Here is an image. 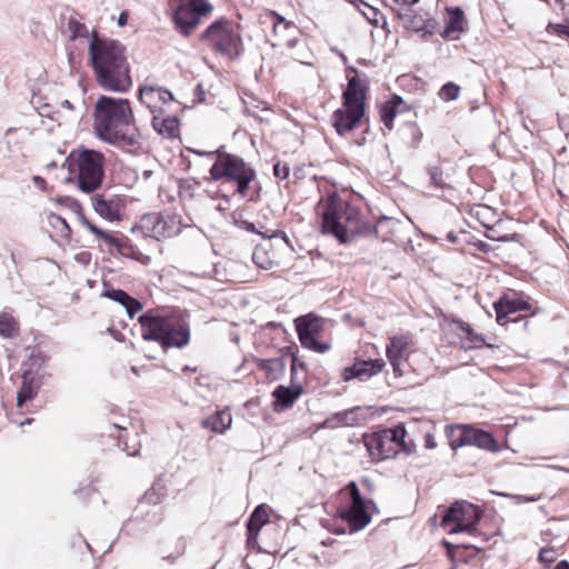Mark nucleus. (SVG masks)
<instances>
[{
    "mask_svg": "<svg viewBox=\"0 0 569 569\" xmlns=\"http://www.w3.org/2000/svg\"><path fill=\"white\" fill-rule=\"evenodd\" d=\"M96 134L103 141L129 152L142 146L141 134L134 126L133 112L127 99L101 96L94 106Z\"/></svg>",
    "mask_w": 569,
    "mask_h": 569,
    "instance_id": "1",
    "label": "nucleus"
},
{
    "mask_svg": "<svg viewBox=\"0 0 569 569\" xmlns=\"http://www.w3.org/2000/svg\"><path fill=\"white\" fill-rule=\"evenodd\" d=\"M90 61L98 84L112 92H126L132 84L124 47L117 40L92 33L89 43Z\"/></svg>",
    "mask_w": 569,
    "mask_h": 569,
    "instance_id": "2",
    "label": "nucleus"
},
{
    "mask_svg": "<svg viewBox=\"0 0 569 569\" xmlns=\"http://www.w3.org/2000/svg\"><path fill=\"white\" fill-rule=\"evenodd\" d=\"M70 180L80 191L92 193L98 190L104 177L106 157L103 153L80 147L67 158Z\"/></svg>",
    "mask_w": 569,
    "mask_h": 569,
    "instance_id": "3",
    "label": "nucleus"
},
{
    "mask_svg": "<svg viewBox=\"0 0 569 569\" xmlns=\"http://www.w3.org/2000/svg\"><path fill=\"white\" fill-rule=\"evenodd\" d=\"M141 336L147 341H157L162 348H182L189 343V326L177 318L152 313L140 316Z\"/></svg>",
    "mask_w": 569,
    "mask_h": 569,
    "instance_id": "4",
    "label": "nucleus"
},
{
    "mask_svg": "<svg viewBox=\"0 0 569 569\" xmlns=\"http://www.w3.org/2000/svg\"><path fill=\"white\" fill-rule=\"evenodd\" d=\"M365 116V92L361 82L352 77L343 92V106L332 114V124L338 134L353 130Z\"/></svg>",
    "mask_w": 569,
    "mask_h": 569,
    "instance_id": "5",
    "label": "nucleus"
},
{
    "mask_svg": "<svg viewBox=\"0 0 569 569\" xmlns=\"http://www.w3.org/2000/svg\"><path fill=\"white\" fill-rule=\"evenodd\" d=\"M209 173L214 181L221 179L236 181L237 192L243 197L247 196L250 182L256 179V171L242 158L224 151L218 152V159Z\"/></svg>",
    "mask_w": 569,
    "mask_h": 569,
    "instance_id": "6",
    "label": "nucleus"
},
{
    "mask_svg": "<svg viewBox=\"0 0 569 569\" xmlns=\"http://www.w3.org/2000/svg\"><path fill=\"white\" fill-rule=\"evenodd\" d=\"M201 40L216 52L228 58L238 57L242 44L237 26L231 21L222 19L212 22L202 32Z\"/></svg>",
    "mask_w": 569,
    "mask_h": 569,
    "instance_id": "7",
    "label": "nucleus"
},
{
    "mask_svg": "<svg viewBox=\"0 0 569 569\" xmlns=\"http://www.w3.org/2000/svg\"><path fill=\"white\" fill-rule=\"evenodd\" d=\"M358 212L347 208L342 202L331 201L327 203L322 216V230L332 233L340 242L348 240V232L357 228L356 219Z\"/></svg>",
    "mask_w": 569,
    "mask_h": 569,
    "instance_id": "8",
    "label": "nucleus"
},
{
    "mask_svg": "<svg viewBox=\"0 0 569 569\" xmlns=\"http://www.w3.org/2000/svg\"><path fill=\"white\" fill-rule=\"evenodd\" d=\"M482 511L475 505L467 501L455 502L443 515L442 528L449 533L466 532L472 535L481 519Z\"/></svg>",
    "mask_w": 569,
    "mask_h": 569,
    "instance_id": "9",
    "label": "nucleus"
},
{
    "mask_svg": "<svg viewBox=\"0 0 569 569\" xmlns=\"http://www.w3.org/2000/svg\"><path fill=\"white\" fill-rule=\"evenodd\" d=\"M212 9L208 0H181L173 14L174 24L183 36L188 37L199 26L201 19L211 13Z\"/></svg>",
    "mask_w": 569,
    "mask_h": 569,
    "instance_id": "10",
    "label": "nucleus"
},
{
    "mask_svg": "<svg viewBox=\"0 0 569 569\" xmlns=\"http://www.w3.org/2000/svg\"><path fill=\"white\" fill-rule=\"evenodd\" d=\"M449 438L452 449L463 446H475L491 452L499 450V446L491 433L470 426H457L452 428Z\"/></svg>",
    "mask_w": 569,
    "mask_h": 569,
    "instance_id": "11",
    "label": "nucleus"
},
{
    "mask_svg": "<svg viewBox=\"0 0 569 569\" xmlns=\"http://www.w3.org/2000/svg\"><path fill=\"white\" fill-rule=\"evenodd\" d=\"M141 228L148 236L161 240L179 234L182 224L176 214L152 212L141 218Z\"/></svg>",
    "mask_w": 569,
    "mask_h": 569,
    "instance_id": "12",
    "label": "nucleus"
},
{
    "mask_svg": "<svg viewBox=\"0 0 569 569\" xmlns=\"http://www.w3.org/2000/svg\"><path fill=\"white\" fill-rule=\"evenodd\" d=\"M295 322L299 340L305 348L318 353H325L330 349L329 343L320 342L317 339L322 331V320L319 317L307 315L297 318Z\"/></svg>",
    "mask_w": 569,
    "mask_h": 569,
    "instance_id": "13",
    "label": "nucleus"
},
{
    "mask_svg": "<svg viewBox=\"0 0 569 569\" xmlns=\"http://www.w3.org/2000/svg\"><path fill=\"white\" fill-rule=\"evenodd\" d=\"M351 503L340 512V517L348 523L349 531L356 532L362 530L371 521L367 511L366 501L360 495L356 482L348 485Z\"/></svg>",
    "mask_w": 569,
    "mask_h": 569,
    "instance_id": "14",
    "label": "nucleus"
},
{
    "mask_svg": "<svg viewBox=\"0 0 569 569\" xmlns=\"http://www.w3.org/2000/svg\"><path fill=\"white\" fill-rule=\"evenodd\" d=\"M92 208L97 214L109 222L122 220V212L127 198L121 194L101 193L91 199Z\"/></svg>",
    "mask_w": 569,
    "mask_h": 569,
    "instance_id": "15",
    "label": "nucleus"
},
{
    "mask_svg": "<svg viewBox=\"0 0 569 569\" xmlns=\"http://www.w3.org/2000/svg\"><path fill=\"white\" fill-rule=\"evenodd\" d=\"M139 99L154 114L162 113L163 104L171 102L173 96L161 87L143 84L139 90Z\"/></svg>",
    "mask_w": 569,
    "mask_h": 569,
    "instance_id": "16",
    "label": "nucleus"
},
{
    "mask_svg": "<svg viewBox=\"0 0 569 569\" xmlns=\"http://www.w3.org/2000/svg\"><path fill=\"white\" fill-rule=\"evenodd\" d=\"M385 367L386 362L383 359L356 360L352 366L343 369L342 378L346 381L352 379L366 381L381 372Z\"/></svg>",
    "mask_w": 569,
    "mask_h": 569,
    "instance_id": "17",
    "label": "nucleus"
},
{
    "mask_svg": "<svg viewBox=\"0 0 569 569\" xmlns=\"http://www.w3.org/2000/svg\"><path fill=\"white\" fill-rule=\"evenodd\" d=\"M363 445L375 461L391 458L395 450L390 447V440L387 439L382 430L363 436Z\"/></svg>",
    "mask_w": 569,
    "mask_h": 569,
    "instance_id": "18",
    "label": "nucleus"
},
{
    "mask_svg": "<svg viewBox=\"0 0 569 569\" xmlns=\"http://www.w3.org/2000/svg\"><path fill=\"white\" fill-rule=\"evenodd\" d=\"M445 28L441 37L449 40H457L466 30L465 12L459 7H450L446 9Z\"/></svg>",
    "mask_w": 569,
    "mask_h": 569,
    "instance_id": "19",
    "label": "nucleus"
},
{
    "mask_svg": "<svg viewBox=\"0 0 569 569\" xmlns=\"http://www.w3.org/2000/svg\"><path fill=\"white\" fill-rule=\"evenodd\" d=\"M497 315V322L506 325L509 321V316L521 310H529L530 306L527 301L520 298L505 295L493 303Z\"/></svg>",
    "mask_w": 569,
    "mask_h": 569,
    "instance_id": "20",
    "label": "nucleus"
},
{
    "mask_svg": "<svg viewBox=\"0 0 569 569\" xmlns=\"http://www.w3.org/2000/svg\"><path fill=\"white\" fill-rule=\"evenodd\" d=\"M410 345V339L408 336L401 335L396 336L390 339V343L386 348L387 358L392 366L395 373L401 375L400 372V361L405 357L406 351Z\"/></svg>",
    "mask_w": 569,
    "mask_h": 569,
    "instance_id": "21",
    "label": "nucleus"
},
{
    "mask_svg": "<svg viewBox=\"0 0 569 569\" xmlns=\"http://www.w3.org/2000/svg\"><path fill=\"white\" fill-rule=\"evenodd\" d=\"M103 296L123 306L130 318H133L142 310V303L121 289L107 290L103 292Z\"/></svg>",
    "mask_w": 569,
    "mask_h": 569,
    "instance_id": "22",
    "label": "nucleus"
},
{
    "mask_svg": "<svg viewBox=\"0 0 569 569\" xmlns=\"http://www.w3.org/2000/svg\"><path fill=\"white\" fill-rule=\"evenodd\" d=\"M152 128L161 136L174 138L179 132V121L176 117L163 116V112H157L152 117Z\"/></svg>",
    "mask_w": 569,
    "mask_h": 569,
    "instance_id": "23",
    "label": "nucleus"
},
{
    "mask_svg": "<svg viewBox=\"0 0 569 569\" xmlns=\"http://www.w3.org/2000/svg\"><path fill=\"white\" fill-rule=\"evenodd\" d=\"M382 431L387 439L390 440V447L395 450V455L399 449L406 453L412 452L413 443L411 441H406L407 430L403 426L399 425L395 428L383 429Z\"/></svg>",
    "mask_w": 569,
    "mask_h": 569,
    "instance_id": "24",
    "label": "nucleus"
},
{
    "mask_svg": "<svg viewBox=\"0 0 569 569\" xmlns=\"http://www.w3.org/2000/svg\"><path fill=\"white\" fill-rule=\"evenodd\" d=\"M411 6L412 4H402V7L397 11V14L406 29L422 31L427 27L426 19L422 14L415 12L411 9Z\"/></svg>",
    "mask_w": 569,
    "mask_h": 569,
    "instance_id": "25",
    "label": "nucleus"
},
{
    "mask_svg": "<svg viewBox=\"0 0 569 569\" xmlns=\"http://www.w3.org/2000/svg\"><path fill=\"white\" fill-rule=\"evenodd\" d=\"M232 423V416L228 410H221L214 415L202 420L201 426L206 429H210L213 432L223 433L230 428Z\"/></svg>",
    "mask_w": 569,
    "mask_h": 569,
    "instance_id": "26",
    "label": "nucleus"
},
{
    "mask_svg": "<svg viewBox=\"0 0 569 569\" xmlns=\"http://www.w3.org/2000/svg\"><path fill=\"white\" fill-rule=\"evenodd\" d=\"M303 388L300 383L293 385L292 387L278 386L272 396L276 398L277 402L280 403L283 408L291 407L295 401L302 393Z\"/></svg>",
    "mask_w": 569,
    "mask_h": 569,
    "instance_id": "27",
    "label": "nucleus"
},
{
    "mask_svg": "<svg viewBox=\"0 0 569 569\" xmlns=\"http://www.w3.org/2000/svg\"><path fill=\"white\" fill-rule=\"evenodd\" d=\"M81 223L94 236L103 240L111 249H114L118 253H123L124 243L121 239L113 237L111 233L101 230L93 223H91L86 217H81Z\"/></svg>",
    "mask_w": 569,
    "mask_h": 569,
    "instance_id": "28",
    "label": "nucleus"
},
{
    "mask_svg": "<svg viewBox=\"0 0 569 569\" xmlns=\"http://www.w3.org/2000/svg\"><path fill=\"white\" fill-rule=\"evenodd\" d=\"M259 369L266 372L269 380L280 379L286 371V361L282 357L258 360Z\"/></svg>",
    "mask_w": 569,
    "mask_h": 569,
    "instance_id": "29",
    "label": "nucleus"
},
{
    "mask_svg": "<svg viewBox=\"0 0 569 569\" xmlns=\"http://www.w3.org/2000/svg\"><path fill=\"white\" fill-rule=\"evenodd\" d=\"M357 423L355 409L336 412L325 419L319 428L336 429L342 426H355Z\"/></svg>",
    "mask_w": 569,
    "mask_h": 569,
    "instance_id": "30",
    "label": "nucleus"
},
{
    "mask_svg": "<svg viewBox=\"0 0 569 569\" xmlns=\"http://www.w3.org/2000/svg\"><path fill=\"white\" fill-rule=\"evenodd\" d=\"M268 511L264 505L258 506L254 511L251 513L248 523L247 531H257L259 532L263 525L268 522Z\"/></svg>",
    "mask_w": 569,
    "mask_h": 569,
    "instance_id": "31",
    "label": "nucleus"
},
{
    "mask_svg": "<svg viewBox=\"0 0 569 569\" xmlns=\"http://www.w3.org/2000/svg\"><path fill=\"white\" fill-rule=\"evenodd\" d=\"M267 17L271 19L274 36H284L286 32L296 30V26L293 22L286 20L276 11H269L267 13Z\"/></svg>",
    "mask_w": 569,
    "mask_h": 569,
    "instance_id": "32",
    "label": "nucleus"
},
{
    "mask_svg": "<svg viewBox=\"0 0 569 569\" xmlns=\"http://www.w3.org/2000/svg\"><path fill=\"white\" fill-rule=\"evenodd\" d=\"M16 321L8 313L0 315V336L3 338H12L16 335Z\"/></svg>",
    "mask_w": 569,
    "mask_h": 569,
    "instance_id": "33",
    "label": "nucleus"
},
{
    "mask_svg": "<svg viewBox=\"0 0 569 569\" xmlns=\"http://www.w3.org/2000/svg\"><path fill=\"white\" fill-rule=\"evenodd\" d=\"M252 260L257 267L263 270L270 269L273 264L272 260L268 256V252L261 247H257L254 249L252 253Z\"/></svg>",
    "mask_w": 569,
    "mask_h": 569,
    "instance_id": "34",
    "label": "nucleus"
},
{
    "mask_svg": "<svg viewBox=\"0 0 569 569\" xmlns=\"http://www.w3.org/2000/svg\"><path fill=\"white\" fill-rule=\"evenodd\" d=\"M68 31L70 32V39H77V38H88L90 32L86 24L70 19L68 21Z\"/></svg>",
    "mask_w": 569,
    "mask_h": 569,
    "instance_id": "35",
    "label": "nucleus"
},
{
    "mask_svg": "<svg viewBox=\"0 0 569 569\" xmlns=\"http://www.w3.org/2000/svg\"><path fill=\"white\" fill-rule=\"evenodd\" d=\"M50 223L51 226L58 230V232L60 233V236L62 238H66V239H69L70 238V234H71V229L69 227V224L67 223L66 219H63L62 217L60 216H51L50 218Z\"/></svg>",
    "mask_w": 569,
    "mask_h": 569,
    "instance_id": "36",
    "label": "nucleus"
},
{
    "mask_svg": "<svg viewBox=\"0 0 569 569\" xmlns=\"http://www.w3.org/2000/svg\"><path fill=\"white\" fill-rule=\"evenodd\" d=\"M460 88L453 82L443 84L439 91V97L443 101H451L458 98Z\"/></svg>",
    "mask_w": 569,
    "mask_h": 569,
    "instance_id": "37",
    "label": "nucleus"
},
{
    "mask_svg": "<svg viewBox=\"0 0 569 569\" xmlns=\"http://www.w3.org/2000/svg\"><path fill=\"white\" fill-rule=\"evenodd\" d=\"M403 134L410 139L409 144L411 148H417L422 138V132L413 123L406 126Z\"/></svg>",
    "mask_w": 569,
    "mask_h": 569,
    "instance_id": "38",
    "label": "nucleus"
},
{
    "mask_svg": "<svg viewBox=\"0 0 569 569\" xmlns=\"http://www.w3.org/2000/svg\"><path fill=\"white\" fill-rule=\"evenodd\" d=\"M459 328L462 332L466 333L467 339L470 340L472 343L481 345L485 342V338L482 337V335L475 332V330L471 328L469 323L460 321Z\"/></svg>",
    "mask_w": 569,
    "mask_h": 569,
    "instance_id": "39",
    "label": "nucleus"
},
{
    "mask_svg": "<svg viewBox=\"0 0 569 569\" xmlns=\"http://www.w3.org/2000/svg\"><path fill=\"white\" fill-rule=\"evenodd\" d=\"M33 397H34V392L32 390V387L24 379L23 383H22V387H21L20 391L18 392L17 406L21 407L24 401L30 400Z\"/></svg>",
    "mask_w": 569,
    "mask_h": 569,
    "instance_id": "40",
    "label": "nucleus"
},
{
    "mask_svg": "<svg viewBox=\"0 0 569 569\" xmlns=\"http://www.w3.org/2000/svg\"><path fill=\"white\" fill-rule=\"evenodd\" d=\"M428 173L432 186L437 188H442L445 186L443 173L439 167H430L428 169Z\"/></svg>",
    "mask_w": 569,
    "mask_h": 569,
    "instance_id": "41",
    "label": "nucleus"
},
{
    "mask_svg": "<svg viewBox=\"0 0 569 569\" xmlns=\"http://www.w3.org/2000/svg\"><path fill=\"white\" fill-rule=\"evenodd\" d=\"M557 558V550L553 547H545L540 549L539 560L543 563H551Z\"/></svg>",
    "mask_w": 569,
    "mask_h": 569,
    "instance_id": "42",
    "label": "nucleus"
},
{
    "mask_svg": "<svg viewBox=\"0 0 569 569\" xmlns=\"http://www.w3.org/2000/svg\"><path fill=\"white\" fill-rule=\"evenodd\" d=\"M289 172H290V168H289V166L287 163L277 162L273 166V174L278 179H282L283 180V179L288 178Z\"/></svg>",
    "mask_w": 569,
    "mask_h": 569,
    "instance_id": "43",
    "label": "nucleus"
},
{
    "mask_svg": "<svg viewBox=\"0 0 569 569\" xmlns=\"http://www.w3.org/2000/svg\"><path fill=\"white\" fill-rule=\"evenodd\" d=\"M396 117L393 108H389L388 106L383 107L381 111V119L385 123V126L389 129H391L392 121Z\"/></svg>",
    "mask_w": 569,
    "mask_h": 569,
    "instance_id": "44",
    "label": "nucleus"
},
{
    "mask_svg": "<svg viewBox=\"0 0 569 569\" xmlns=\"http://www.w3.org/2000/svg\"><path fill=\"white\" fill-rule=\"evenodd\" d=\"M362 13L369 21L373 22L375 24H378V16L380 14V12L376 8L365 3V10L362 11Z\"/></svg>",
    "mask_w": 569,
    "mask_h": 569,
    "instance_id": "45",
    "label": "nucleus"
},
{
    "mask_svg": "<svg viewBox=\"0 0 569 569\" xmlns=\"http://www.w3.org/2000/svg\"><path fill=\"white\" fill-rule=\"evenodd\" d=\"M60 109L58 110V113L63 112L64 116H68L70 112L74 110V106L69 100H62L59 104Z\"/></svg>",
    "mask_w": 569,
    "mask_h": 569,
    "instance_id": "46",
    "label": "nucleus"
},
{
    "mask_svg": "<svg viewBox=\"0 0 569 569\" xmlns=\"http://www.w3.org/2000/svg\"><path fill=\"white\" fill-rule=\"evenodd\" d=\"M298 368H301L305 370L306 365L305 362H300L299 359L296 356H292V363H291V379L295 380L296 371Z\"/></svg>",
    "mask_w": 569,
    "mask_h": 569,
    "instance_id": "47",
    "label": "nucleus"
},
{
    "mask_svg": "<svg viewBox=\"0 0 569 569\" xmlns=\"http://www.w3.org/2000/svg\"><path fill=\"white\" fill-rule=\"evenodd\" d=\"M247 545L249 548L253 549L258 545V532L257 531H247Z\"/></svg>",
    "mask_w": 569,
    "mask_h": 569,
    "instance_id": "48",
    "label": "nucleus"
},
{
    "mask_svg": "<svg viewBox=\"0 0 569 569\" xmlns=\"http://www.w3.org/2000/svg\"><path fill=\"white\" fill-rule=\"evenodd\" d=\"M240 227H241V228H243V229H244V230H247V231H250V232H257V233H258V231L256 230L254 224H253L252 222H249V221H241V222H240ZM259 234H261V236H262V237H264V238H270V237H271V236H266V234H264V233H262V232H259Z\"/></svg>",
    "mask_w": 569,
    "mask_h": 569,
    "instance_id": "49",
    "label": "nucleus"
},
{
    "mask_svg": "<svg viewBox=\"0 0 569 569\" xmlns=\"http://www.w3.org/2000/svg\"><path fill=\"white\" fill-rule=\"evenodd\" d=\"M219 151H223V147H220L219 149L214 150V151H201V150H193V152L198 156H206V157H209V158H213V157H217L218 158V152Z\"/></svg>",
    "mask_w": 569,
    "mask_h": 569,
    "instance_id": "50",
    "label": "nucleus"
},
{
    "mask_svg": "<svg viewBox=\"0 0 569 569\" xmlns=\"http://www.w3.org/2000/svg\"><path fill=\"white\" fill-rule=\"evenodd\" d=\"M556 31L559 34H565V36L569 37V19L565 23L557 24Z\"/></svg>",
    "mask_w": 569,
    "mask_h": 569,
    "instance_id": "51",
    "label": "nucleus"
},
{
    "mask_svg": "<svg viewBox=\"0 0 569 569\" xmlns=\"http://www.w3.org/2000/svg\"><path fill=\"white\" fill-rule=\"evenodd\" d=\"M425 442H426V448H428V449H433L437 446L435 437L432 435H430V433H428L426 436Z\"/></svg>",
    "mask_w": 569,
    "mask_h": 569,
    "instance_id": "52",
    "label": "nucleus"
},
{
    "mask_svg": "<svg viewBox=\"0 0 569 569\" xmlns=\"http://www.w3.org/2000/svg\"><path fill=\"white\" fill-rule=\"evenodd\" d=\"M127 20H128V12L127 11H122L119 14L117 23H118L119 27H123V26L127 24Z\"/></svg>",
    "mask_w": 569,
    "mask_h": 569,
    "instance_id": "53",
    "label": "nucleus"
},
{
    "mask_svg": "<svg viewBox=\"0 0 569 569\" xmlns=\"http://www.w3.org/2000/svg\"><path fill=\"white\" fill-rule=\"evenodd\" d=\"M33 182L39 188H43L46 184V181L41 177H38V176L33 177Z\"/></svg>",
    "mask_w": 569,
    "mask_h": 569,
    "instance_id": "54",
    "label": "nucleus"
},
{
    "mask_svg": "<svg viewBox=\"0 0 569 569\" xmlns=\"http://www.w3.org/2000/svg\"><path fill=\"white\" fill-rule=\"evenodd\" d=\"M553 569H569V562L567 560H562Z\"/></svg>",
    "mask_w": 569,
    "mask_h": 569,
    "instance_id": "55",
    "label": "nucleus"
},
{
    "mask_svg": "<svg viewBox=\"0 0 569 569\" xmlns=\"http://www.w3.org/2000/svg\"><path fill=\"white\" fill-rule=\"evenodd\" d=\"M393 1L397 3H400V4H415L419 0H393Z\"/></svg>",
    "mask_w": 569,
    "mask_h": 569,
    "instance_id": "56",
    "label": "nucleus"
},
{
    "mask_svg": "<svg viewBox=\"0 0 569 569\" xmlns=\"http://www.w3.org/2000/svg\"><path fill=\"white\" fill-rule=\"evenodd\" d=\"M287 43H288L289 47H295L296 40L289 39Z\"/></svg>",
    "mask_w": 569,
    "mask_h": 569,
    "instance_id": "57",
    "label": "nucleus"
},
{
    "mask_svg": "<svg viewBox=\"0 0 569 569\" xmlns=\"http://www.w3.org/2000/svg\"><path fill=\"white\" fill-rule=\"evenodd\" d=\"M250 561H251V557H247V558H246V563H247V567H248L249 569H251V567H250Z\"/></svg>",
    "mask_w": 569,
    "mask_h": 569,
    "instance_id": "58",
    "label": "nucleus"
},
{
    "mask_svg": "<svg viewBox=\"0 0 569 569\" xmlns=\"http://www.w3.org/2000/svg\"><path fill=\"white\" fill-rule=\"evenodd\" d=\"M32 422V419H27L24 422H21V426L30 425Z\"/></svg>",
    "mask_w": 569,
    "mask_h": 569,
    "instance_id": "59",
    "label": "nucleus"
},
{
    "mask_svg": "<svg viewBox=\"0 0 569 569\" xmlns=\"http://www.w3.org/2000/svg\"><path fill=\"white\" fill-rule=\"evenodd\" d=\"M568 471H569V468H568Z\"/></svg>",
    "mask_w": 569,
    "mask_h": 569,
    "instance_id": "60",
    "label": "nucleus"
}]
</instances>
